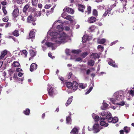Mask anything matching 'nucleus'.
Instances as JSON below:
<instances>
[{
	"label": "nucleus",
	"mask_w": 134,
	"mask_h": 134,
	"mask_svg": "<svg viewBox=\"0 0 134 134\" xmlns=\"http://www.w3.org/2000/svg\"><path fill=\"white\" fill-rule=\"evenodd\" d=\"M48 93L49 95L51 96H53L54 94V88L52 87V86L50 84H48Z\"/></svg>",
	"instance_id": "nucleus-6"
},
{
	"label": "nucleus",
	"mask_w": 134,
	"mask_h": 134,
	"mask_svg": "<svg viewBox=\"0 0 134 134\" xmlns=\"http://www.w3.org/2000/svg\"><path fill=\"white\" fill-rule=\"evenodd\" d=\"M94 86V83H93L92 85L90 88L85 93V94H88L92 90L93 87Z\"/></svg>",
	"instance_id": "nucleus-32"
},
{
	"label": "nucleus",
	"mask_w": 134,
	"mask_h": 134,
	"mask_svg": "<svg viewBox=\"0 0 134 134\" xmlns=\"http://www.w3.org/2000/svg\"><path fill=\"white\" fill-rule=\"evenodd\" d=\"M92 38L91 37H89L88 35H84L82 37V41L83 42L85 43L86 41H89Z\"/></svg>",
	"instance_id": "nucleus-13"
},
{
	"label": "nucleus",
	"mask_w": 134,
	"mask_h": 134,
	"mask_svg": "<svg viewBox=\"0 0 134 134\" xmlns=\"http://www.w3.org/2000/svg\"><path fill=\"white\" fill-rule=\"evenodd\" d=\"M75 59H76L75 60V61L82 62V59L80 57H78L76 58Z\"/></svg>",
	"instance_id": "nucleus-50"
},
{
	"label": "nucleus",
	"mask_w": 134,
	"mask_h": 134,
	"mask_svg": "<svg viewBox=\"0 0 134 134\" xmlns=\"http://www.w3.org/2000/svg\"><path fill=\"white\" fill-rule=\"evenodd\" d=\"M48 55L49 57H51L52 59H53L54 58V56H53L52 57V54L51 53H48Z\"/></svg>",
	"instance_id": "nucleus-63"
},
{
	"label": "nucleus",
	"mask_w": 134,
	"mask_h": 134,
	"mask_svg": "<svg viewBox=\"0 0 134 134\" xmlns=\"http://www.w3.org/2000/svg\"><path fill=\"white\" fill-rule=\"evenodd\" d=\"M20 65L19 62L17 61H14L12 64V65L14 67H18Z\"/></svg>",
	"instance_id": "nucleus-31"
},
{
	"label": "nucleus",
	"mask_w": 134,
	"mask_h": 134,
	"mask_svg": "<svg viewBox=\"0 0 134 134\" xmlns=\"http://www.w3.org/2000/svg\"><path fill=\"white\" fill-rule=\"evenodd\" d=\"M64 12H66L68 13L72 14L74 13V11L73 10L70 8L68 7H65L63 9Z\"/></svg>",
	"instance_id": "nucleus-9"
},
{
	"label": "nucleus",
	"mask_w": 134,
	"mask_h": 134,
	"mask_svg": "<svg viewBox=\"0 0 134 134\" xmlns=\"http://www.w3.org/2000/svg\"><path fill=\"white\" fill-rule=\"evenodd\" d=\"M105 119L108 120V122H112V117L111 114L110 112H108V114L107 115Z\"/></svg>",
	"instance_id": "nucleus-12"
},
{
	"label": "nucleus",
	"mask_w": 134,
	"mask_h": 134,
	"mask_svg": "<svg viewBox=\"0 0 134 134\" xmlns=\"http://www.w3.org/2000/svg\"><path fill=\"white\" fill-rule=\"evenodd\" d=\"M23 74L21 72H19L18 74V75L19 77H21L23 75Z\"/></svg>",
	"instance_id": "nucleus-61"
},
{
	"label": "nucleus",
	"mask_w": 134,
	"mask_h": 134,
	"mask_svg": "<svg viewBox=\"0 0 134 134\" xmlns=\"http://www.w3.org/2000/svg\"><path fill=\"white\" fill-rule=\"evenodd\" d=\"M13 35L16 36H18L19 35L18 31L17 30H15L13 32Z\"/></svg>",
	"instance_id": "nucleus-38"
},
{
	"label": "nucleus",
	"mask_w": 134,
	"mask_h": 134,
	"mask_svg": "<svg viewBox=\"0 0 134 134\" xmlns=\"http://www.w3.org/2000/svg\"><path fill=\"white\" fill-rule=\"evenodd\" d=\"M81 51L79 49L72 50L71 51V53L73 54V55L71 56L70 59H75L76 57V55L81 52Z\"/></svg>",
	"instance_id": "nucleus-4"
},
{
	"label": "nucleus",
	"mask_w": 134,
	"mask_h": 134,
	"mask_svg": "<svg viewBox=\"0 0 134 134\" xmlns=\"http://www.w3.org/2000/svg\"><path fill=\"white\" fill-rule=\"evenodd\" d=\"M70 52L71 51L68 49H66L65 50V53L67 55H70Z\"/></svg>",
	"instance_id": "nucleus-51"
},
{
	"label": "nucleus",
	"mask_w": 134,
	"mask_h": 134,
	"mask_svg": "<svg viewBox=\"0 0 134 134\" xmlns=\"http://www.w3.org/2000/svg\"><path fill=\"white\" fill-rule=\"evenodd\" d=\"M27 14H26L25 15H23V13L21 15V19L23 21H25V20L27 18Z\"/></svg>",
	"instance_id": "nucleus-36"
},
{
	"label": "nucleus",
	"mask_w": 134,
	"mask_h": 134,
	"mask_svg": "<svg viewBox=\"0 0 134 134\" xmlns=\"http://www.w3.org/2000/svg\"><path fill=\"white\" fill-rule=\"evenodd\" d=\"M105 101L104 100L103 103V105L101 107V108L102 110H104L106 109L109 105L107 104L104 102Z\"/></svg>",
	"instance_id": "nucleus-23"
},
{
	"label": "nucleus",
	"mask_w": 134,
	"mask_h": 134,
	"mask_svg": "<svg viewBox=\"0 0 134 134\" xmlns=\"http://www.w3.org/2000/svg\"><path fill=\"white\" fill-rule=\"evenodd\" d=\"M8 18L7 17H5L3 19V21L4 22H7L8 20Z\"/></svg>",
	"instance_id": "nucleus-57"
},
{
	"label": "nucleus",
	"mask_w": 134,
	"mask_h": 134,
	"mask_svg": "<svg viewBox=\"0 0 134 134\" xmlns=\"http://www.w3.org/2000/svg\"><path fill=\"white\" fill-rule=\"evenodd\" d=\"M133 90H131L130 91L129 94L131 95L132 96H134V89Z\"/></svg>",
	"instance_id": "nucleus-53"
},
{
	"label": "nucleus",
	"mask_w": 134,
	"mask_h": 134,
	"mask_svg": "<svg viewBox=\"0 0 134 134\" xmlns=\"http://www.w3.org/2000/svg\"><path fill=\"white\" fill-rule=\"evenodd\" d=\"M64 23L63 22H62V21H60V20H57L56 21L54 24L52 25V27H54V26H55V25H57V29L59 30H62L64 29V27L63 25L62 24L58 25L57 24L59 23H61L62 24H63Z\"/></svg>",
	"instance_id": "nucleus-3"
},
{
	"label": "nucleus",
	"mask_w": 134,
	"mask_h": 134,
	"mask_svg": "<svg viewBox=\"0 0 134 134\" xmlns=\"http://www.w3.org/2000/svg\"><path fill=\"white\" fill-rule=\"evenodd\" d=\"M118 42V40L115 41H114V42H111L110 44V46H112L113 44H114L116 43H117Z\"/></svg>",
	"instance_id": "nucleus-59"
},
{
	"label": "nucleus",
	"mask_w": 134,
	"mask_h": 134,
	"mask_svg": "<svg viewBox=\"0 0 134 134\" xmlns=\"http://www.w3.org/2000/svg\"><path fill=\"white\" fill-rule=\"evenodd\" d=\"M37 68V65L35 63H32L30 66V70L31 71H33L36 70Z\"/></svg>",
	"instance_id": "nucleus-16"
},
{
	"label": "nucleus",
	"mask_w": 134,
	"mask_h": 134,
	"mask_svg": "<svg viewBox=\"0 0 134 134\" xmlns=\"http://www.w3.org/2000/svg\"><path fill=\"white\" fill-rule=\"evenodd\" d=\"M108 114V112L103 111L99 113V114L102 116H106Z\"/></svg>",
	"instance_id": "nucleus-44"
},
{
	"label": "nucleus",
	"mask_w": 134,
	"mask_h": 134,
	"mask_svg": "<svg viewBox=\"0 0 134 134\" xmlns=\"http://www.w3.org/2000/svg\"><path fill=\"white\" fill-rule=\"evenodd\" d=\"M88 54H89V53L87 52H84L82 54V55H81V57L83 58H84Z\"/></svg>",
	"instance_id": "nucleus-40"
},
{
	"label": "nucleus",
	"mask_w": 134,
	"mask_h": 134,
	"mask_svg": "<svg viewBox=\"0 0 134 134\" xmlns=\"http://www.w3.org/2000/svg\"><path fill=\"white\" fill-rule=\"evenodd\" d=\"M122 3H123L124 2L125 3V4H124V3H123L124 5L123 8H125V6L126 5V3L127 2V1L126 0H120Z\"/></svg>",
	"instance_id": "nucleus-47"
},
{
	"label": "nucleus",
	"mask_w": 134,
	"mask_h": 134,
	"mask_svg": "<svg viewBox=\"0 0 134 134\" xmlns=\"http://www.w3.org/2000/svg\"><path fill=\"white\" fill-rule=\"evenodd\" d=\"M95 29L96 27L94 25L91 26L89 28V29L91 32L93 31Z\"/></svg>",
	"instance_id": "nucleus-41"
},
{
	"label": "nucleus",
	"mask_w": 134,
	"mask_h": 134,
	"mask_svg": "<svg viewBox=\"0 0 134 134\" xmlns=\"http://www.w3.org/2000/svg\"><path fill=\"white\" fill-rule=\"evenodd\" d=\"M66 85L68 88L71 87L72 86V83L71 82H68L66 83Z\"/></svg>",
	"instance_id": "nucleus-43"
},
{
	"label": "nucleus",
	"mask_w": 134,
	"mask_h": 134,
	"mask_svg": "<svg viewBox=\"0 0 134 134\" xmlns=\"http://www.w3.org/2000/svg\"><path fill=\"white\" fill-rule=\"evenodd\" d=\"M105 119V118L100 117V120L101 121L100 122V125L101 126H104L105 127H106L108 125V124L106 123V122L104 121Z\"/></svg>",
	"instance_id": "nucleus-8"
},
{
	"label": "nucleus",
	"mask_w": 134,
	"mask_h": 134,
	"mask_svg": "<svg viewBox=\"0 0 134 134\" xmlns=\"http://www.w3.org/2000/svg\"><path fill=\"white\" fill-rule=\"evenodd\" d=\"M116 104L119 105L123 106L124 105L125 102L124 101H122L119 103H117Z\"/></svg>",
	"instance_id": "nucleus-55"
},
{
	"label": "nucleus",
	"mask_w": 134,
	"mask_h": 134,
	"mask_svg": "<svg viewBox=\"0 0 134 134\" xmlns=\"http://www.w3.org/2000/svg\"><path fill=\"white\" fill-rule=\"evenodd\" d=\"M97 48L98 49H100L101 50H103V47L101 45H98Z\"/></svg>",
	"instance_id": "nucleus-58"
},
{
	"label": "nucleus",
	"mask_w": 134,
	"mask_h": 134,
	"mask_svg": "<svg viewBox=\"0 0 134 134\" xmlns=\"http://www.w3.org/2000/svg\"><path fill=\"white\" fill-rule=\"evenodd\" d=\"M22 70V69L19 68H17L16 69V71L17 72L20 71H21Z\"/></svg>",
	"instance_id": "nucleus-64"
},
{
	"label": "nucleus",
	"mask_w": 134,
	"mask_h": 134,
	"mask_svg": "<svg viewBox=\"0 0 134 134\" xmlns=\"http://www.w3.org/2000/svg\"><path fill=\"white\" fill-rule=\"evenodd\" d=\"M2 10H3V12L4 13V15H6L7 14V11L5 9V7H4L2 8Z\"/></svg>",
	"instance_id": "nucleus-46"
},
{
	"label": "nucleus",
	"mask_w": 134,
	"mask_h": 134,
	"mask_svg": "<svg viewBox=\"0 0 134 134\" xmlns=\"http://www.w3.org/2000/svg\"><path fill=\"white\" fill-rule=\"evenodd\" d=\"M52 13V12H49L48 11L46 12V15L47 16L50 13Z\"/></svg>",
	"instance_id": "nucleus-62"
},
{
	"label": "nucleus",
	"mask_w": 134,
	"mask_h": 134,
	"mask_svg": "<svg viewBox=\"0 0 134 134\" xmlns=\"http://www.w3.org/2000/svg\"><path fill=\"white\" fill-rule=\"evenodd\" d=\"M7 51L5 50L1 53V55L0 56V60L3 59L7 54Z\"/></svg>",
	"instance_id": "nucleus-17"
},
{
	"label": "nucleus",
	"mask_w": 134,
	"mask_h": 134,
	"mask_svg": "<svg viewBox=\"0 0 134 134\" xmlns=\"http://www.w3.org/2000/svg\"><path fill=\"white\" fill-rule=\"evenodd\" d=\"M30 110L29 109H26L24 111V113L26 115H29L30 113Z\"/></svg>",
	"instance_id": "nucleus-35"
},
{
	"label": "nucleus",
	"mask_w": 134,
	"mask_h": 134,
	"mask_svg": "<svg viewBox=\"0 0 134 134\" xmlns=\"http://www.w3.org/2000/svg\"><path fill=\"white\" fill-rule=\"evenodd\" d=\"M91 56H93L94 59L99 58V55L96 53H94L92 54Z\"/></svg>",
	"instance_id": "nucleus-30"
},
{
	"label": "nucleus",
	"mask_w": 134,
	"mask_h": 134,
	"mask_svg": "<svg viewBox=\"0 0 134 134\" xmlns=\"http://www.w3.org/2000/svg\"><path fill=\"white\" fill-rule=\"evenodd\" d=\"M130 129L127 127H125L124 128V131L126 133H128L130 131Z\"/></svg>",
	"instance_id": "nucleus-39"
},
{
	"label": "nucleus",
	"mask_w": 134,
	"mask_h": 134,
	"mask_svg": "<svg viewBox=\"0 0 134 134\" xmlns=\"http://www.w3.org/2000/svg\"><path fill=\"white\" fill-rule=\"evenodd\" d=\"M62 16L64 19L68 20L71 22L73 21V17L70 15L66 14L65 12L63 13L62 14Z\"/></svg>",
	"instance_id": "nucleus-5"
},
{
	"label": "nucleus",
	"mask_w": 134,
	"mask_h": 134,
	"mask_svg": "<svg viewBox=\"0 0 134 134\" xmlns=\"http://www.w3.org/2000/svg\"><path fill=\"white\" fill-rule=\"evenodd\" d=\"M114 98H110V101L114 104H116L115 101H119L124 99V92L122 91H120L115 92L114 94Z\"/></svg>",
	"instance_id": "nucleus-2"
},
{
	"label": "nucleus",
	"mask_w": 134,
	"mask_h": 134,
	"mask_svg": "<svg viewBox=\"0 0 134 134\" xmlns=\"http://www.w3.org/2000/svg\"><path fill=\"white\" fill-rule=\"evenodd\" d=\"M72 75V73L70 72H69L67 76L68 78L69 79H70V78Z\"/></svg>",
	"instance_id": "nucleus-56"
},
{
	"label": "nucleus",
	"mask_w": 134,
	"mask_h": 134,
	"mask_svg": "<svg viewBox=\"0 0 134 134\" xmlns=\"http://www.w3.org/2000/svg\"><path fill=\"white\" fill-rule=\"evenodd\" d=\"M96 20V19L94 17L92 16L88 18V22L89 23H92L94 22Z\"/></svg>",
	"instance_id": "nucleus-18"
},
{
	"label": "nucleus",
	"mask_w": 134,
	"mask_h": 134,
	"mask_svg": "<svg viewBox=\"0 0 134 134\" xmlns=\"http://www.w3.org/2000/svg\"><path fill=\"white\" fill-rule=\"evenodd\" d=\"M73 97L72 96H71L67 100L65 104V105L66 107L68 106L71 103Z\"/></svg>",
	"instance_id": "nucleus-21"
},
{
	"label": "nucleus",
	"mask_w": 134,
	"mask_h": 134,
	"mask_svg": "<svg viewBox=\"0 0 134 134\" xmlns=\"http://www.w3.org/2000/svg\"><path fill=\"white\" fill-rule=\"evenodd\" d=\"M36 14L37 17H39L41 15H42V13L40 11L36 12Z\"/></svg>",
	"instance_id": "nucleus-45"
},
{
	"label": "nucleus",
	"mask_w": 134,
	"mask_h": 134,
	"mask_svg": "<svg viewBox=\"0 0 134 134\" xmlns=\"http://www.w3.org/2000/svg\"><path fill=\"white\" fill-rule=\"evenodd\" d=\"M116 5V3L110 6V7L107 10V11L108 13H109L110 12L111 10L113 8H114V7H115Z\"/></svg>",
	"instance_id": "nucleus-29"
},
{
	"label": "nucleus",
	"mask_w": 134,
	"mask_h": 134,
	"mask_svg": "<svg viewBox=\"0 0 134 134\" xmlns=\"http://www.w3.org/2000/svg\"><path fill=\"white\" fill-rule=\"evenodd\" d=\"M79 129V128L74 127L70 132V134H78Z\"/></svg>",
	"instance_id": "nucleus-14"
},
{
	"label": "nucleus",
	"mask_w": 134,
	"mask_h": 134,
	"mask_svg": "<svg viewBox=\"0 0 134 134\" xmlns=\"http://www.w3.org/2000/svg\"><path fill=\"white\" fill-rule=\"evenodd\" d=\"M35 36V32L33 31H31L29 34V37L30 38H33Z\"/></svg>",
	"instance_id": "nucleus-26"
},
{
	"label": "nucleus",
	"mask_w": 134,
	"mask_h": 134,
	"mask_svg": "<svg viewBox=\"0 0 134 134\" xmlns=\"http://www.w3.org/2000/svg\"><path fill=\"white\" fill-rule=\"evenodd\" d=\"M118 120V119L117 117H115L113 118H112V122L114 123L117 122Z\"/></svg>",
	"instance_id": "nucleus-33"
},
{
	"label": "nucleus",
	"mask_w": 134,
	"mask_h": 134,
	"mask_svg": "<svg viewBox=\"0 0 134 134\" xmlns=\"http://www.w3.org/2000/svg\"><path fill=\"white\" fill-rule=\"evenodd\" d=\"M94 61L91 60H90L88 62V64L91 66H93L94 65Z\"/></svg>",
	"instance_id": "nucleus-37"
},
{
	"label": "nucleus",
	"mask_w": 134,
	"mask_h": 134,
	"mask_svg": "<svg viewBox=\"0 0 134 134\" xmlns=\"http://www.w3.org/2000/svg\"><path fill=\"white\" fill-rule=\"evenodd\" d=\"M86 86L87 85L86 84H84L83 83H81L79 85V87L83 89L85 88Z\"/></svg>",
	"instance_id": "nucleus-34"
},
{
	"label": "nucleus",
	"mask_w": 134,
	"mask_h": 134,
	"mask_svg": "<svg viewBox=\"0 0 134 134\" xmlns=\"http://www.w3.org/2000/svg\"><path fill=\"white\" fill-rule=\"evenodd\" d=\"M108 61L109 64L111 65L114 67H118L117 65L115 64V63L110 58L108 59Z\"/></svg>",
	"instance_id": "nucleus-15"
},
{
	"label": "nucleus",
	"mask_w": 134,
	"mask_h": 134,
	"mask_svg": "<svg viewBox=\"0 0 134 134\" xmlns=\"http://www.w3.org/2000/svg\"><path fill=\"white\" fill-rule=\"evenodd\" d=\"M22 52L23 54L25 55V57H26L27 53V51L24 50Z\"/></svg>",
	"instance_id": "nucleus-54"
},
{
	"label": "nucleus",
	"mask_w": 134,
	"mask_h": 134,
	"mask_svg": "<svg viewBox=\"0 0 134 134\" xmlns=\"http://www.w3.org/2000/svg\"><path fill=\"white\" fill-rule=\"evenodd\" d=\"M97 11L95 9H94L93 11V15L95 16H97Z\"/></svg>",
	"instance_id": "nucleus-48"
},
{
	"label": "nucleus",
	"mask_w": 134,
	"mask_h": 134,
	"mask_svg": "<svg viewBox=\"0 0 134 134\" xmlns=\"http://www.w3.org/2000/svg\"><path fill=\"white\" fill-rule=\"evenodd\" d=\"M92 116L95 121H98L100 120V118L98 115H96L94 113L92 114Z\"/></svg>",
	"instance_id": "nucleus-20"
},
{
	"label": "nucleus",
	"mask_w": 134,
	"mask_h": 134,
	"mask_svg": "<svg viewBox=\"0 0 134 134\" xmlns=\"http://www.w3.org/2000/svg\"><path fill=\"white\" fill-rule=\"evenodd\" d=\"M51 7V5L49 4H46L44 6V8L46 9H48Z\"/></svg>",
	"instance_id": "nucleus-49"
},
{
	"label": "nucleus",
	"mask_w": 134,
	"mask_h": 134,
	"mask_svg": "<svg viewBox=\"0 0 134 134\" xmlns=\"http://www.w3.org/2000/svg\"><path fill=\"white\" fill-rule=\"evenodd\" d=\"M36 20V19L35 18H33L32 16H29L28 17L27 19V21L30 23L32 22V24L34 25H35L36 23H33V22H35Z\"/></svg>",
	"instance_id": "nucleus-10"
},
{
	"label": "nucleus",
	"mask_w": 134,
	"mask_h": 134,
	"mask_svg": "<svg viewBox=\"0 0 134 134\" xmlns=\"http://www.w3.org/2000/svg\"><path fill=\"white\" fill-rule=\"evenodd\" d=\"M91 7L90 6H88L87 8L88 14H89L91 13Z\"/></svg>",
	"instance_id": "nucleus-52"
},
{
	"label": "nucleus",
	"mask_w": 134,
	"mask_h": 134,
	"mask_svg": "<svg viewBox=\"0 0 134 134\" xmlns=\"http://www.w3.org/2000/svg\"><path fill=\"white\" fill-rule=\"evenodd\" d=\"M48 34L53 37L51 39V42H47L45 44L43 45L42 48L44 51L46 49V46L51 47L52 50L55 49L59 44L66 42L69 38L68 36L64 32L53 31L52 28L49 31Z\"/></svg>",
	"instance_id": "nucleus-1"
},
{
	"label": "nucleus",
	"mask_w": 134,
	"mask_h": 134,
	"mask_svg": "<svg viewBox=\"0 0 134 134\" xmlns=\"http://www.w3.org/2000/svg\"><path fill=\"white\" fill-rule=\"evenodd\" d=\"M85 9V6L81 4H79L78 5V10L82 12H84V10Z\"/></svg>",
	"instance_id": "nucleus-22"
},
{
	"label": "nucleus",
	"mask_w": 134,
	"mask_h": 134,
	"mask_svg": "<svg viewBox=\"0 0 134 134\" xmlns=\"http://www.w3.org/2000/svg\"><path fill=\"white\" fill-rule=\"evenodd\" d=\"M101 129L100 128L99 125L98 124H95L93 127V129L94 133L98 132Z\"/></svg>",
	"instance_id": "nucleus-7"
},
{
	"label": "nucleus",
	"mask_w": 134,
	"mask_h": 134,
	"mask_svg": "<svg viewBox=\"0 0 134 134\" xmlns=\"http://www.w3.org/2000/svg\"><path fill=\"white\" fill-rule=\"evenodd\" d=\"M78 84L76 81H74L72 84V88L73 90H76L78 87Z\"/></svg>",
	"instance_id": "nucleus-19"
},
{
	"label": "nucleus",
	"mask_w": 134,
	"mask_h": 134,
	"mask_svg": "<svg viewBox=\"0 0 134 134\" xmlns=\"http://www.w3.org/2000/svg\"><path fill=\"white\" fill-rule=\"evenodd\" d=\"M106 41L105 39L104 38H102V39H98L97 40L98 42L100 44H103Z\"/></svg>",
	"instance_id": "nucleus-24"
},
{
	"label": "nucleus",
	"mask_w": 134,
	"mask_h": 134,
	"mask_svg": "<svg viewBox=\"0 0 134 134\" xmlns=\"http://www.w3.org/2000/svg\"><path fill=\"white\" fill-rule=\"evenodd\" d=\"M19 10L17 8L15 9L13 11L12 13V16L13 17L15 18L19 15Z\"/></svg>",
	"instance_id": "nucleus-11"
},
{
	"label": "nucleus",
	"mask_w": 134,
	"mask_h": 134,
	"mask_svg": "<svg viewBox=\"0 0 134 134\" xmlns=\"http://www.w3.org/2000/svg\"><path fill=\"white\" fill-rule=\"evenodd\" d=\"M37 2V0H32V4L34 6H36Z\"/></svg>",
	"instance_id": "nucleus-42"
},
{
	"label": "nucleus",
	"mask_w": 134,
	"mask_h": 134,
	"mask_svg": "<svg viewBox=\"0 0 134 134\" xmlns=\"http://www.w3.org/2000/svg\"><path fill=\"white\" fill-rule=\"evenodd\" d=\"M29 8V6L27 4H26L23 10V15H25L26 14V10L27 9Z\"/></svg>",
	"instance_id": "nucleus-27"
},
{
	"label": "nucleus",
	"mask_w": 134,
	"mask_h": 134,
	"mask_svg": "<svg viewBox=\"0 0 134 134\" xmlns=\"http://www.w3.org/2000/svg\"><path fill=\"white\" fill-rule=\"evenodd\" d=\"M66 123L68 124H70L71 123V120L70 116H68L66 118Z\"/></svg>",
	"instance_id": "nucleus-28"
},
{
	"label": "nucleus",
	"mask_w": 134,
	"mask_h": 134,
	"mask_svg": "<svg viewBox=\"0 0 134 134\" xmlns=\"http://www.w3.org/2000/svg\"><path fill=\"white\" fill-rule=\"evenodd\" d=\"M1 3L3 5H6L7 4V2L5 1H2Z\"/></svg>",
	"instance_id": "nucleus-60"
},
{
	"label": "nucleus",
	"mask_w": 134,
	"mask_h": 134,
	"mask_svg": "<svg viewBox=\"0 0 134 134\" xmlns=\"http://www.w3.org/2000/svg\"><path fill=\"white\" fill-rule=\"evenodd\" d=\"M30 52L31 57L29 58V60H30V58H31V57H33L36 55V53L34 52L32 50H30Z\"/></svg>",
	"instance_id": "nucleus-25"
}]
</instances>
